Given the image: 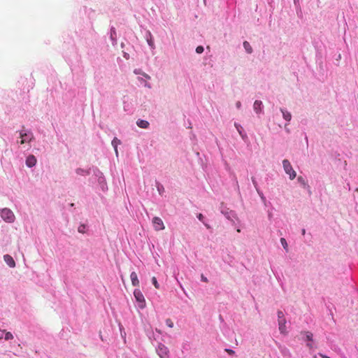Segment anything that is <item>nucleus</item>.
Returning a JSON list of instances; mask_svg holds the SVG:
<instances>
[{"instance_id": "obj_1", "label": "nucleus", "mask_w": 358, "mask_h": 358, "mask_svg": "<svg viewBox=\"0 0 358 358\" xmlns=\"http://www.w3.org/2000/svg\"><path fill=\"white\" fill-rule=\"evenodd\" d=\"M282 165L285 173L289 176L290 180L294 179L296 174L295 171L292 169L290 162L287 159H284L282 161Z\"/></svg>"}, {"instance_id": "obj_2", "label": "nucleus", "mask_w": 358, "mask_h": 358, "mask_svg": "<svg viewBox=\"0 0 358 358\" xmlns=\"http://www.w3.org/2000/svg\"><path fill=\"white\" fill-rule=\"evenodd\" d=\"M1 216L3 220L7 222H13L15 220V215L8 208H3L1 210Z\"/></svg>"}, {"instance_id": "obj_3", "label": "nucleus", "mask_w": 358, "mask_h": 358, "mask_svg": "<svg viewBox=\"0 0 358 358\" xmlns=\"http://www.w3.org/2000/svg\"><path fill=\"white\" fill-rule=\"evenodd\" d=\"M134 297L137 302L140 303L139 306L143 308L145 307V298L141 290L135 289L134 292Z\"/></svg>"}, {"instance_id": "obj_4", "label": "nucleus", "mask_w": 358, "mask_h": 358, "mask_svg": "<svg viewBox=\"0 0 358 358\" xmlns=\"http://www.w3.org/2000/svg\"><path fill=\"white\" fill-rule=\"evenodd\" d=\"M20 137L21 138V141H20V143L21 145L24 144L26 143L30 142L33 138V134L31 133H25L22 131L20 132Z\"/></svg>"}, {"instance_id": "obj_5", "label": "nucleus", "mask_w": 358, "mask_h": 358, "mask_svg": "<svg viewBox=\"0 0 358 358\" xmlns=\"http://www.w3.org/2000/svg\"><path fill=\"white\" fill-rule=\"evenodd\" d=\"M154 228L156 231L163 230L164 225L162 220L160 217H155L152 219Z\"/></svg>"}, {"instance_id": "obj_6", "label": "nucleus", "mask_w": 358, "mask_h": 358, "mask_svg": "<svg viewBox=\"0 0 358 358\" xmlns=\"http://www.w3.org/2000/svg\"><path fill=\"white\" fill-rule=\"evenodd\" d=\"M157 353L161 358H168L169 357L168 348L163 345H159L158 346Z\"/></svg>"}, {"instance_id": "obj_7", "label": "nucleus", "mask_w": 358, "mask_h": 358, "mask_svg": "<svg viewBox=\"0 0 358 358\" xmlns=\"http://www.w3.org/2000/svg\"><path fill=\"white\" fill-rule=\"evenodd\" d=\"M36 159L34 155H30L27 157L26 165L28 167H33L36 165Z\"/></svg>"}, {"instance_id": "obj_8", "label": "nucleus", "mask_w": 358, "mask_h": 358, "mask_svg": "<svg viewBox=\"0 0 358 358\" xmlns=\"http://www.w3.org/2000/svg\"><path fill=\"white\" fill-rule=\"evenodd\" d=\"M3 259L10 268H14L15 266V262L10 255H5L3 256Z\"/></svg>"}, {"instance_id": "obj_9", "label": "nucleus", "mask_w": 358, "mask_h": 358, "mask_svg": "<svg viewBox=\"0 0 358 358\" xmlns=\"http://www.w3.org/2000/svg\"><path fill=\"white\" fill-rule=\"evenodd\" d=\"M4 338L5 340H10L13 338V334L9 331L0 329V339Z\"/></svg>"}, {"instance_id": "obj_10", "label": "nucleus", "mask_w": 358, "mask_h": 358, "mask_svg": "<svg viewBox=\"0 0 358 358\" xmlns=\"http://www.w3.org/2000/svg\"><path fill=\"white\" fill-rule=\"evenodd\" d=\"M286 320L285 318H282L279 320L278 321V325H279V330L281 333L285 334L286 333Z\"/></svg>"}, {"instance_id": "obj_11", "label": "nucleus", "mask_w": 358, "mask_h": 358, "mask_svg": "<svg viewBox=\"0 0 358 358\" xmlns=\"http://www.w3.org/2000/svg\"><path fill=\"white\" fill-rule=\"evenodd\" d=\"M131 283L134 286H138L139 280L138 278V275L136 272H132L130 275Z\"/></svg>"}, {"instance_id": "obj_12", "label": "nucleus", "mask_w": 358, "mask_h": 358, "mask_svg": "<svg viewBox=\"0 0 358 358\" xmlns=\"http://www.w3.org/2000/svg\"><path fill=\"white\" fill-rule=\"evenodd\" d=\"M262 103L261 101H255L253 105L254 110L257 113H259L262 111Z\"/></svg>"}, {"instance_id": "obj_13", "label": "nucleus", "mask_w": 358, "mask_h": 358, "mask_svg": "<svg viewBox=\"0 0 358 358\" xmlns=\"http://www.w3.org/2000/svg\"><path fill=\"white\" fill-rule=\"evenodd\" d=\"M136 124L141 127V128H143V129H146L149 126V122L146 120H138L137 122H136Z\"/></svg>"}, {"instance_id": "obj_14", "label": "nucleus", "mask_w": 358, "mask_h": 358, "mask_svg": "<svg viewBox=\"0 0 358 358\" xmlns=\"http://www.w3.org/2000/svg\"><path fill=\"white\" fill-rule=\"evenodd\" d=\"M120 143H121L120 140H119L117 138H114V139L112 141V145L114 148V150L115 151V154H116L117 156L118 155L117 145H120Z\"/></svg>"}, {"instance_id": "obj_15", "label": "nucleus", "mask_w": 358, "mask_h": 358, "mask_svg": "<svg viewBox=\"0 0 358 358\" xmlns=\"http://www.w3.org/2000/svg\"><path fill=\"white\" fill-rule=\"evenodd\" d=\"M282 113L283 117L287 121H290L292 118V115L289 112L283 109H280Z\"/></svg>"}, {"instance_id": "obj_16", "label": "nucleus", "mask_w": 358, "mask_h": 358, "mask_svg": "<svg viewBox=\"0 0 358 358\" xmlns=\"http://www.w3.org/2000/svg\"><path fill=\"white\" fill-rule=\"evenodd\" d=\"M243 47L248 54H251L252 52V48L248 41L243 42Z\"/></svg>"}, {"instance_id": "obj_17", "label": "nucleus", "mask_w": 358, "mask_h": 358, "mask_svg": "<svg viewBox=\"0 0 358 358\" xmlns=\"http://www.w3.org/2000/svg\"><path fill=\"white\" fill-rule=\"evenodd\" d=\"M76 173L78 175L85 176L90 174L89 171L83 169H77Z\"/></svg>"}, {"instance_id": "obj_18", "label": "nucleus", "mask_w": 358, "mask_h": 358, "mask_svg": "<svg viewBox=\"0 0 358 358\" xmlns=\"http://www.w3.org/2000/svg\"><path fill=\"white\" fill-rule=\"evenodd\" d=\"M280 243H281L282 245L283 246L284 249L287 251V250H288V245H287V243L285 238H280Z\"/></svg>"}, {"instance_id": "obj_19", "label": "nucleus", "mask_w": 358, "mask_h": 358, "mask_svg": "<svg viewBox=\"0 0 358 358\" xmlns=\"http://www.w3.org/2000/svg\"><path fill=\"white\" fill-rule=\"evenodd\" d=\"M302 333L306 335L307 340H308V341L313 340V334L312 333H310V331H304Z\"/></svg>"}, {"instance_id": "obj_20", "label": "nucleus", "mask_w": 358, "mask_h": 358, "mask_svg": "<svg viewBox=\"0 0 358 358\" xmlns=\"http://www.w3.org/2000/svg\"><path fill=\"white\" fill-rule=\"evenodd\" d=\"M85 228L86 227L85 224H80L78 228V231L79 233L84 234L85 232Z\"/></svg>"}, {"instance_id": "obj_21", "label": "nucleus", "mask_w": 358, "mask_h": 358, "mask_svg": "<svg viewBox=\"0 0 358 358\" xmlns=\"http://www.w3.org/2000/svg\"><path fill=\"white\" fill-rule=\"evenodd\" d=\"M152 283L155 286V287L156 289H159V283L157 282V278L155 277H152Z\"/></svg>"}, {"instance_id": "obj_22", "label": "nucleus", "mask_w": 358, "mask_h": 358, "mask_svg": "<svg viewBox=\"0 0 358 358\" xmlns=\"http://www.w3.org/2000/svg\"><path fill=\"white\" fill-rule=\"evenodd\" d=\"M298 181L302 185H303L304 187L306 186V181L305 180V179L303 178H302L301 176H299L298 177Z\"/></svg>"}, {"instance_id": "obj_23", "label": "nucleus", "mask_w": 358, "mask_h": 358, "mask_svg": "<svg viewBox=\"0 0 358 358\" xmlns=\"http://www.w3.org/2000/svg\"><path fill=\"white\" fill-rule=\"evenodd\" d=\"M166 325L170 327V328H172L173 327V322H172V320L169 318L166 319Z\"/></svg>"}, {"instance_id": "obj_24", "label": "nucleus", "mask_w": 358, "mask_h": 358, "mask_svg": "<svg viewBox=\"0 0 358 358\" xmlns=\"http://www.w3.org/2000/svg\"><path fill=\"white\" fill-rule=\"evenodd\" d=\"M204 49H203V47L201 46V45H199L196 48V52L198 53V54H201L203 52Z\"/></svg>"}, {"instance_id": "obj_25", "label": "nucleus", "mask_w": 358, "mask_h": 358, "mask_svg": "<svg viewBox=\"0 0 358 358\" xmlns=\"http://www.w3.org/2000/svg\"><path fill=\"white\" fill-rule=\"evenodd\" d=\"M224 351H225L226 352H227V353H228L229 355H234V354H235V352H234L233 350H231V349L226 348V349L224 350Z\"/></svg>"}, {"instance_id": "obj_26", "label": "nucleus", "mask_w": 358, "mask_h": 358, "mask_svg": "<svg viewBox=\"0 0 358 358\" xmlns=\"http://www.w3.org/2000/svg\"><path fill=\"white\" fill-rule=\"evenodd\" d=\"M278 320L280 319L285 318L283 313L280 310H279L278 312Z\"/></svg>"}, {"instance_id": "obj_27", "label": "nucleus", "mask_w": 358, "mask_h": 358, "mask_svg": "<svg viewBox=\"0 0 358 358\" xmlns=\"http://www.w3.org/2000/svg\"><path fill=\"white\" fill-rule=\"evenodd\" d=\"M197 217L198 219L201 221V222H203V215L201 214V213H199L198 215H197Z\"/></svg>"}, {"instance_id": "obj_28", "label": "nucleus", "mask_w": 358, "mask_h": 358, "mask_svg": "<svg viewBox=\"0 0 358 358\" xmlns=\"http://www.w3.org/2000/svg\"><path fill=\"white\" fill-rule=\"evenodd\" d=\"M201 280L205 282H208V281L207 278L205 277L203 274L201 275Z\"/></svg>"}, {"instance_id": "obj_29", "label": "nucleus", "mask_w": 358, "mask_h": 358, "mask_svg": "<svg viewBox=\"0 0 358 358\" xmlns=\"http://www.w3.org/2000/svg\"><path fill=\"white\" fill-rule=\"evenodd\" d=\"M252 181L253 185L256 187H257V182H256V180H255V179L254 178H252Z\"/></svg>"}, {"instance_id": "obj_30", "label": "nucleus", "mask_w": 358, "mask_h": 358, "mask_svg": "<svg viewBox=\"0 0 358 358\" xmlns=\"http://www.w3.org/2000/svg\"><path fill=\"white\" fill-rule=\"evenodd\" d=\"M320 357H321L322 358H330V357H329L328 356L324 355H322V354H320Z\"/></svg>"}, {"instance_id": "obj_31", "label": "nucleus", "mask_w": 358, "mask_h": 358, "mask_svg": "<svg viewBox=\"0 0 358 358\" xmlns=\"http://www.w3.org/2000/svg\"><path fill=\"white\" fill-rule=\"evenodd\" d=\"M241 102H240V101H238V102L236 103V106H237V108H240V107H241Z\"/></svg>"}, {"instance_id": "obj_32", "label": "nucleus", "mask_w": 358, "mask_h": 358, "mask_svg": "<svg viewBox=\"0 0 358 358\" xmlns=\"http://www.w3.org/2000/svg\"><path fill=\"white\" fill-rule=\"evenodd\" d=\"M305 233H306V230L303 229L302 230V234H303V235H304V234H305Z\"/></svg>"}, {"instance_id": "obj_33", "label": "nucleus", "mask_w": 358, "mask_h": 358, "mask_svg": "<svg viewBox=\"0 0 358 358\" xmlns=\"http://www.w3.org/2000/svg\"><path fill=\"white\" fill-rule=\"evenodd\" d=\"M307 345H308L310 348H312V345H311V344L308 343V344H307Z\"/></svg>"}, {"instance_id": "obj_34", "label": "nucleus", "mask_w": 358, "mask_h": 358, "mask_svg": "<svg viewBox=\"0 0 358 358\" xmlns=\"http://www.w3.org/2000/svg\"><path fill=\"white\" fill-rule=\"evenodd\" d=\"M205 225L207 228H210L209 225H208L207 224H205Z\"/></svg>"}]
</instances>
